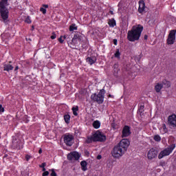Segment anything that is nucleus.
Instances as JSON below:
<instances>
[{"instance_id":"obj_1","label":"nucleus","mask_w":176,"mask_h":176,"mask_svg":"<svg viewBox=\"0 0 176 176\" xmlns=\"http://www.w3.org/2000/svg\"><path fill=\"white\" fill-rule=\"evenodd\" d=\"M142 31H144V27L142 25H133L131 30L128 31V41H129V42H135V41H140V38H141V34H142Z\"/></svg>"},{"instance_id":"obj_2","label":"nucleus","mask_w":176,"mask_h":176,"mask_svg":"<svg viewBox=\"0 0 176 176\" xmlns=\"http://www.w3.org/2000/svg\"><path fill=\"white\" fill-rule=\"evenodd\" d=\"M107 141V136L100 131H97L91 137H88L85 141L87 144H91V142H105Z\"/></svg>"},{"instance_id":"obj_3","label":"nucleus","mask_w":176,"mask_h":176,"mask_svg":"<svg viewBox=\"0 0 176 176\" xmlns=\"http://www.w3.org/2000/svg\"><path fill=\"white\" fill-rule=\"evenodd\" d=\"M105 89H102L100 90L99 93L93 94L91 96V100L94 101V102H97L98 104H102L104 102V98H105Z\"/></svg>"},{"instance_id":"obj_4","label":"nucleus","mask_w":176,"mask_h":176,"mask_svg":"<svg viewBox=\"0 0 176 176\" xmlns=\"http://www.w3.org/2000/svg\"><path fill=\"white\" fill-rule=\"evenodd\" d=\"M174 149H175V144H173L172 145L170 146V147H168L162 151L158 155V159H163L164 156H168L169 155H171Z\"/></svg>"},{"instance_id":"obj_5","label":"nucleus","mask_w":176,"mask_h":176,"mask_svg":"<svg viewBox=\"0 0 176 176\" xmlns=\"http://www.w3.org/2000/svg\"><path fill=\"white\" fill-rule=\"evenodd\" d=\"M124 152H126V151H124L123 148H121L120 146L117 144V146H114L111 152V155L115 159H119V157H121L122 155H124Z\"/></svg>"},{"instance_id":"obj_6","label":"nucleus","mask_w":176,"mask_h":176,"mask_svg":"<svg viewBox=\"0 0 176 176\" xmlns=\"http://www.w3.org/2000/svg\"><path fill=\"white\" fill-rule=\"evenodd\" d=\"M77 41H82V35L80 34V32H75L74 36L70 43L67 41V43L69 47H71L72 49H74V47H75V46H76L78 43Z\"/></svg>"},{"instance_id":"obj_7","label":"nucleus","mask_w":176,"mask_h":176,"mask_svg":"<svg viewBox=\"0 0 176 176\" xmlns=\"http://www.w3.org/2000/svg\"><path fill=\"white\" fill-rule=\"evenodd\" d=\"M0 16L3 23L8 21V19H9V10L6 8V6H0Z\"/></svg>"},{"instance_id":"obj_8","label":"nucleus","mask_w":176,"mask_h":176,"mask_svg":"<svg viewBox=\"0 0 176 176\" xmlns=\"http://www.w3.org/2000/svg\"><path fill=\"white\" fill-rule=\"evenodd\" d=\"M74 135L69 133H65L63 135V141L67 146H72V145H74Z\"/></svg>"},{"instance_id":"obj_9","label":"nucleus","mask_w":176,"mask_h":176,"mask_svg":"<svg viewBox=\"0 0 176 176\" xmlns=\"http://www.w3.org/2000/svg\"><path fill=\"white\" fill-rule=\"evenodd\" d=\"M12 148L14 149H23V144H21V140L17 139L16 137L12 138Z\"/></svg>"},{"instance_id":"obj_10","label":"nucleus","mask_w":176,"mask_h":176,"mask_svg":"<svg viewBox=\"0 0 176 176\" xmlns=\"http://www.w3.org/2000/svg\"><path fill=\"white\" fill-rule=\"evenodd\" d=\"M158 153H159V151L155 148H151L147 153V157L148 160L156 159V157H157Z\"/></svg>"},{"instance_id":"obj_11","label":"nucleus","mask_w":176,"mask_h":176,"mask_svg":"<svg viewBox=\"0 0 176 176\" xmlns=\"http://www.w3.org/2000/svg\"><path fill=\"white\" fill-rule=\"evenodd\" d=\"M118 145L126 152L130 145V141L128 139H122Z\"/></svg>"},{"instance_id":"obj_12","label":"nucleus","mask_w":176,"mask_h":176,"mask_svg":"<svg viewBox=\"0 0 176 176\" xmlns=\"http://www.w3.org/2000/svg\"><path fill=\"white\" fill-rule=\"evenodd\" d=\"M67 159L69 160H78L80 159V154L78 151H73L67 155Z\"/></svg>"},{"instance_id":"obj_13","label":"nucleus","mask_w":176,"mask_h":176,"mask_svg":"<svg viewBox=\"0 0 176 176\" xmlns=\"http://www.w3.org/2000/svg\"><path fill=\"white\" fill-rule=\"evenodd\" d=\"M168 122L171 127H176V115L172 114L169 116L168 117Z\"/></svg>"},{"instance_id":"obj_14","label":"nucleus","mask_w":176,"mask_h":176,"mask_svg":"<svg viewBox=\"0 0 176 176\" xmlns=\"http://www.w3.org/2000/svg\"><path fill=\"white\" fill-rule=\"evenodd\" d=\"M131 134L130 131V126L129 125H125L122 131V138H125L129 137Z\"/></svg>"},{"instance_id":"obj_15","label":"nucleus","mask_w":176,"mask_h":176,"mask_svg":"<svg viewBox=\"0 0 176 176\" xmlns=\"http://www.w3.org/2000/svg\"><path fill=\"white\" fill-rule=\"evenodd\" d=\"M145 1H144V0L139 1V8L138 11L140 14H142V13L145 12Z\"/></svg>"},{"instance_id":"obj_16","label":"nucleus","mask_w":176,"mask_h":176,"mask_svg":"<svg viewBox=\"0 0 176 176\" xmlns=\"http://www.w3.org/2000/svg\"><path fill=\"white\" fill-rule=\"evenodd\" d=\"M86 61L87 63H89L90 65H93V64H95L97 61V58H96V56L88 57L87 58Z\"/></svg>"},{"instance_id":"obj_17","label":"nucleus","mask_w":176,"mask_h":176,"mask_svg":"<svg viewBox=\"0 0 176 176\" xmlns=\"http://www.w3.org/2000/svg\"><path fill=\"white\" fill-rule=\"evenodd\" d=\"M163 89V84L162 82H157L155 86V90L156 93H160Z\"/></svg>"},{"instance_id":"obj_18","label":"nucleus","mask_w":176,"mask_h":176,"mask_svg":"<svg viewBox=\"0 0 176 176\" xmlns=\"http://www.w3.org/2000/svg\"><path fill=\"white\" fill-rule=\"evenodd\" d=\"M108 25L111 28H113L114 27H116V20H115V19L113 18L109 19Z\"/></svg>"},{"instance_id":"obj_19","label":"nucleus","mask_w":176,"mask_h":176,"mask_svg":"<svg viewBox=\"0 0 176 176\" xmlns=\"http://www.w3.org/2000/svg\"><path fill=\"white\" fill-rule=\"evenodd\" d=\"M13 66L10 64H6L3 65V71H7V72L13 71Z\"/></svg>"},{"instance_id":"obj_20","label":"nucleus","mask_w":176,"mask_h":176,"mask_svg":"<svg viewBox=\"0 0 176 176\" xmlns=\"http://www.w3.org/2000/svg\"><path fill=\"white\" fill-rule=\"evenodd\" d=\"M81 170L82 171H87V162L83 160L80 162Z\"/></svg>"},{"instance_id":"obj_21","label":"nucleus","mask_w":176,"mask_h":176,"mask_svg":"<svg viewBox=\"0 0 176 176\" xmlns=\"http://www.w3.org/2000/svg\"><path fill=\"white\" fill-rule=\"evenodd\" d=\"M161 83L163 85V87H166V89H168L171 86V82L166 80H164Z\"/></svg>"},{"instance_id":"obj_22","label":"nucleus","mask_w":176,"mask_h":176,"mask_svg":"<svg viewBox=\"0 0 176 176\" xmlns=\"http://www.w3.org/2000/svg\"><path fill=\"white\" fill-rule=\"evenodd\" d=\"M47 8H49V5L43 4V7L40 8V12H41L43 14H46V12H47L46 9H47Z\"/></svg>"},{"instance_id":"obj_23","label":"nucleus","mask_w":176,"mask_h":176,"mask_svg":"<svg viewBox=\"0 0 176 176\" xmlns=\"http://www.w3.org/2000/svg\"><path fill=\"white\" fill-rule=\"evenodd\" d=\"M161 133H162V134H166V133H167V131H168V130L167 129V126H166V124H162V127L160 129Z\"/></svg>"},{"instance_id":"obj_24","label":"nucleus","mask_w":176,"mask_h":176,"mask_svg":"<svg viewBox=\"0 0 176 176\" xmlns=\"http://www.w3.org/2000/svg\"><path fill=\"white\" fill-rule=\"evenodd\" d=\"M166 42L168 45H174V43L175 42V38H174L173 37L168 36Z\"/></svg>"},{"instance_id":"obj_25","label":"nucleus","mask_w":176,"mask_h":176,"mask_svg":"<svg viewBox=\"0 0 176 176\" xmlns=\"http://www.w3.org/2000/svg\"><path fill=\"white\" fill-rule=\"evenodd\" d=\"M72 111L73 115L74 116H78V111H79V107H78V106L73 107L72 108Z\"/></svg>"},{"instance_id":"obj_26","label":"nucleus","mask_w":176,"mask_h":176,"mask_svg":"<svg viewBox=\"0 0 176 176\" xmlns=\"http://www.w3.org/2000/svg\"><path fill=\"white\" fill-rule=\"evenodd\" d=\"M77 30L78 26H76V24L75 23H72L69 28V30L70 31V32H72V31H76Z\"/></svg>"},{"instance_id":"obj_27","label":"nucleus","mask_w":176,"mask_h":176,"mask_svg":"<svg viewBox=\"0 0 176 176\" xmlns=\"http://www.w3.org/2000/svg\"><path fill=\"white\" fill-rule=\"evenodd\" d=\"M100 126L101 122H100V121L96 120L93 122V127H94L95 129H100Z\"/></svg>"},{"instance_id":"obj_28","label":"nucleus","mask_w":176,"mask_h":176,"mask_svg":"<svg viewBox=\"0 0 176 176\" xmlns=\"http://www.w3.org/2000/svg\"><path fill=\"white\" fill-rule=\"evenodd\" d=\"M120 49H117L116 51V53L114 54V57L115 58H118V60H120Z\"/></svg>"},{"instance_id":"obj_29","label":"nucleus","mask_w":176,"mask_h":176,"mask_svg":"<svg viewBox=\"0 0 176 176\" xmlns=\"http://www.w3.org/2000/svg\"><path fill=\"white\" fill-rule=\"evenodd\" d=\"M64 120L67 124H69V120H71V116H69V114H65L64 116Z\"/></svg>"},{"instance_id":"obj_30","label":"nucleus","mask_w":176,"mask_h":176,"mask_svg":"<svg viewBox=\"0 0 176 176\" xmlns=\"http://www.w3.org/2000/svg\"><path fill=\"white\" fill-rule=\"evenodd\" d=\"M176 30H172L170 31L168 36L170 38H174L175 39Z\"/></svg>"},{"instance_id":"obj_31","label":"nucleus","mask_w":176,"mask_h":176,"mask_svg":"<svg viewBox=\"0 0 176 176\" xmlns=\"http://www.w3.org/2000/svg\"><path fill=\"white\" fill-rule=\"evenodd\" d=\"M156 23H157V21H156V19L155 18H152L148 21V23L151 26H153L155 24H156Z\"/></svg>"},{"instance_id":"obj_32","label":"nucleus","mask_w":176,"mask_h":176,"mask_svg":"<svg viewBox=\"0 0 176 176\" xmlns=\"http://www.w3.org/2000/svg\"><path fill=\"white\" fill-rule=\"evenodd\" d=\"M153 140L156 142H160L162 141V138L159 135H155L153 138Z\"/></svg>"},{"instance_id":"obj_33","label":"nucleus","mask_w":176,"mask_h":176,"mask_svg":"<svg viewBox=\"0 0 176 176\" xmlns=\"http://www.w3.org/2000/svg\"><path fill=\"white\" fill-rule=\"evenodd\" d=\"M6 5H8V0H1L0 1V6H6Z\"/></svg>"},{"instance_id":"obj_34","label":"nucleus","mask_w":176,"mask_h":176,"mask_svg":"<svg viewBox=\"0 0 176 176\" xmlns=\"http://www.w3.org/2000/svg\"><path fill=\"white\" fill-rule=\"evenodd\" d=\"M144 108H145V107L144 105H140V107L138 109V112L139 113H142L144 112Z\"/></svg>"},{"instance_id":"obj_35","label":"nucleus","mask_w":176,"mask_h":176,"mask_svg":"<svg viewBox=\"0 0 176 176\" xmlns=\"http://www.w3.org/2000/svg\"><path fill=\"white\" fill-rule=\"evenodd\" d=\"M28 24H31L32 23V21H31V19L30 16H27L25 21Z\"/></svg>"},{"instance_id":"obj_36","label":"nucleus","mask_w":176,"mask_h":176,"mask_svg":"<svg viewBox=\"0 0 176 176\" xmlns=\"http://www.w3.org/2000/svg\"><path fill=\"white\" fill-rule=\"evenodd\" d=\"M50 171H51V174H50L51 176H57V173H56L54 169H51Z\"/></svg>"},{"instance_id":"obj_37","label":"nucleus","mask_w":176,"mask_h":176,"mask_svg":"<svg viewBox=\"0 0 176 176\" xmlns=\"http://www.w3.org/2000/svg\"><path fill=\"white\" fill-rule=\"evenodd\" d=\"M32 157H31V155L26 154L25 156V160L26 162H30V159H31Z\"/></svg>"},{"instance_id":"obj_38","label":"nucleus","mask_w":176,"mask_h":176,"mask_svg":"<svg viewBox=\"0 0 176 176\" xmlns=\"http://www.w3.org/2000/svg\"><path fill=\"white\" fill-rule=\"evenodd\" d=\"M56 38H57V35L56 33L53 32L52 35L51 36V39H56Z\"/></svg>"},{"instance_id":"obj_39","label":"nucleus","mask_w":176,"mask_h":176,"mask_svg":"<svg viewBox=\"0 0 176 176\" xmlns=\"http://www.w3.org/2000/svg\"><path fill=\"white\" fill-rule=\"evenodd\" d=\"M39 167L41 168H44L45 167H46V162L42 163V164L39 165Z\"/></svg>"},{"instance_id":"obj_40","label":"nucleus","mask_w":176,"mask_h":176,"mask_svg":"<svg viewBox=\"0 0 176 176\" xmlns=\"http://www.w3.org/2000/svg\"><path fill=\"white\" fill-rule=\"evenodd\" d=\"M58 41L60 43H64V40L63 39V36H60V38H58Z\"/></svg>"},{"instance_id":"obj_41","label":"nucleus","mask_w":176,"mask_h":176,"mask_svg":"<svg viewBox=\"0 0 176 176\" xmlns=\"http://www.w3.org/2000/svg\"><path fill=\"white\" fill-rule=\"evenodd\" d=\"M49 175V171L46 170L43 173L42 176H47Z\"/></svg>"},{"instance_id":"obj_42","label":"nucleus","mask_w":176,"mask_h":176,"mask_svg":"<svg viewBox=\"0 0 176 176\" xmlns=\"http://www.w3.org/2000/svg\"><path fill=\"white\" fill-rule=\"evenodd\" d=\"M0 112H5V108L2 107V104H0Z\"/></svg>"},{"instance_id":"obj_43","label":"nucleus","mask_w":176,"mask_h":176,"mask_svg":"<svg viewBox=\"0 0 176 176\" xmlns=\"http://www.w3.org/2000/svg\"><path fill=\"white\" fill-rule=\"evenodd\" d=\"M113 45H115L116 46L118 45V39H113Z\"/></svg>"},{"instance_id":"obj_44","label":"nucleus","mask_w":176,"mask_h":176,"mask_svg":"<svg viewBox=\"0 0 176 176\" xmlns=\"http://www.w3.org/2000/svg\"><path fill=\"white\" fill-rule=\"evenodd\" d=\"M102 156H101V155H98L97 156L98 160H100V159H102Z\"/></svg>"},{"instance_id":"obj_45","label":"nucleus","mask_w":176,"mask_h":176,"mask_svg":"<svg viewBox=\"0 0 176 176\" xmlns=\"http://www.w3.org/2000/svg\"><path fill=\"white\" fill-rule=\"evenodd\" d=\"M144 41H147L148 40V35L145 34L144 36Z\"/></svg>"},{"instance_id":"obj_46","label":"nucleus","mask_w":176,"mask_h":176,"mask_svg":"<svg viewBox=\"0 0 176 176\" xmlns=\"http://www.w3.org/2000/svg\"><path fill=\"white\" fill-rule=\"evenodd\" d=\"M19 70V66H16L14 69V72H17Z\"/></svg>"},{"instance_id":"obj_47","label":"nucleus","mask_w":176,"mask_h":176,"mask_svg":"<svg viewBox=\"0 0 176 176\" xmlns=\"http://www.w3.org/2000/svg\"><path fill=\"white\" fill-rule=\"evenodd\" d=\"M108 97H109V98H113V96H112L111 94H109Z\"/></svg>"},{"instance_id":"obj_48","label":"nucleus","mask_w":176,"mask_h":176,"mask_svg":"<svg viewBox=\"0 0 176 176\" xmlns=\"http://www.w3.org/2000/svg\"><path fill=\"white\" fill-rule=\"evenodd\" d=\"M109 13H110V14H112V15L114 14L113 11H112V10H109Z\"/></svg>"},{"instance_id":"obj_49","label":"nucleus","mask_w":176,"mask_h":176,"mask_svg":"<svg viewBox=\"0 0 176 176\" xmlns=\"http://www.w3.org/2000/svg\"><path fill=\"white\" fill-rule=\"evenodd\" d=\"M38 153H39V154L42 153V148H40V149H39Z\"/></svg>"},{"instance_id":"obj_50","label":"nucleus","mask_w":176,"mask_h":176,"mask_svg":"<svg viewBox=\"0 0 176 176\" xmlns=\"http://www.w3.org/2000/svg\"><path fill=\"white\" fill-rule=\"evenodd\" d=\"M63 39H67V35L63 36Z\"/></svg>"},{"instance_id":"obj_51","label":"nucleus","mask_w":176,"mask_h":176,"mask_svg":"<svg viewBox=\"0 0 176 176\" xmlns=\"http://www.w3.org/2000/svg\"><path fill=\"white\" fill-rule=\"evenodd\" d=\"M43 171L45 173V171H46V168H43Z\"/></svg>"},{"instance_id":"obj_52","label":"nucleus","mask_w":176,"mask_h":176,"mask_svg":"<svg viewBox=\"0 0 176 176\" xmlns=\"http://www.w3.org/2000/svg\"><path fill=\"white\" fill-rule=\"evenodd\" d=\"M9 64H12V61H10V62H9Z\"/></svg>"},{"instance_id":"obj_53","label":"nucleus","mask_w":176,"mask_h":176,"mask_svg":"<svg viewBox=\"0 0 176 176\" xmlns=\"http://www.w3.org/2000/svg\"><path fill=\"white\" fill-rule=\"evenodd\" d=\"M111 126H112V127H113V124H112V125H111Z\"/></svg>"},{"instance_id":"obj_54","label":"nucleus","mask_w":176,"mask_h":176,"mask_svg":"<svg viewBox=\"0 0 176 176\" xmlns=\"http://www.w3.org/2000/svg\"><path fill=\"white\" fill-rule=\"evenodd\" d=\"M33 30H34V26H32V28Z\"/></svg>"}]
</instances>
